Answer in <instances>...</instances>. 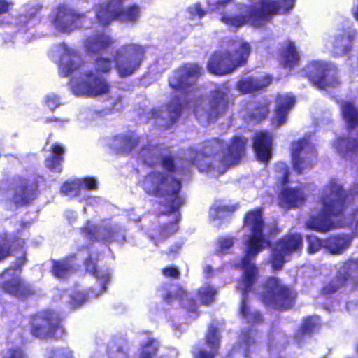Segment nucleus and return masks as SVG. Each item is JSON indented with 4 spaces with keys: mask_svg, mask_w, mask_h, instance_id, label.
<instances>
[{
    "mask_svg": "<svg viewBox=\"0 0 358 358\" xmlns=\"http://www.w3.org/2000/svg\"><path fill=\"white\" fill-rule=\"evenodd\" d=\"M247 144V138L242 135L232 136L228 144L213 138L205 143L203 151L191 149L192 155L187 161L201 171L222 175L241 162L246 154Z\"/></svg>",
    "mask_w": 358,
    "mask_h": 358,
    "instance_id": "nucleus-1",
    "label": "nucleus"
},
{
    "mask_svg": "<svg viewBox=\"0 0 358 358\" xmlns=\"http://www.w3.org/2000/svg\"><path fill=\"white\" fill-rule=\"evenodd\" d=\"M158 164L168 173L149 172L144 176L143 187L147 194L164 198L159 203L166 208L163 214L167 215L178 210L185 203V199L180 194L182 182L171 174L176 173L178 167L175 156L169 149L162 152Z\"/></svg>",
    "mask_w": 358,
    "mask_h": 358,
    "instance_id": "nucleus-2",
    "label": "nucleus"
},
{
    "mask_svg": "<svg viewBox=\"0 0 358 358\" xmlns=\"http://www.w3.org/2000/svg\"><path fill=\"white\" fill-rule=\"evenodd\" d=\"M320 201L321 210L310 215L306 225L311 230L325 233L335 227L332 217L343 214L347 206V194L341 185L330 181L324 187Z\"/></svg>",
    "mask_w": 358,
    "mask_h": 358,
    "instance_id": "nucleus-3",
    "label": "nucleus"
},
{
    "mask_svg": "<svg viewBox=\"0 0 358 358\" xmlns=\"http://www.w3.org/2000/svg\"><path fill=\"white\" fill-rule=\"evenodd\" d=\"M252 48L248 42L243 41L236 45V40H229L226 46L211 52L207 61L208 71L216 76L234 73L248 64Z\"/></svg>",
    "mask_w": 358,
    "mask_h": 358,
    "instance_id": "nucleus-4",
    "label": "nucleus"
},
{
    "mask_svg": "<svg viewBox=\"0 0 358 358\" xmlns=\"http://www.w3.org/2000/svg\"><path fill=\"white\" fill-rule=\"evenodd\" d=\"M295 0H260L258 6L251 8L245 15L222 14L220 20L236 28L250 22L255 27H261L275 15L287 14L294 5Z\"/></svg>",
    "mask_w": 358,
    "mask_h": 358,
    "instance_id": "nucleus-5",
    "label": "nucleus"
},
{
    "mask_svg": "<svg viewBox=\"0 0 358 358\" xmlns=\"http://www.w3.org/2000/svg\"><path fill=\"white\" fill-rule=\"evenodd\" d=\"M264 210L262 207H257L246 211L243 217V227L250 231L245 241L244 255L240 264L247 266L255 265L252 262L257 255L264 249L270 247V241L264 231Z\"/></svg>",
    "mask_w": 358,
    "mask_h": 358,
    "instance_id": "nucleus-6",
    "label": "nucleus"
},
{
    "mask_svg": "<svg viewBox=\"0 0 358 358\" xmlns=\"http://www.w3.org/2000/svg\"><path fill=\"white\" fill-rule=\"evenodd\" d=\"M297 296L293 286L284 283L277 276H268L262 282L259 300L266 307L285 312L294 308Z\"/></svg>",
    "mask_w": 358,
    "mask_h": 358,
    "instance_id": "nucleus-7",
    "label": "nucleus"
},
{
    "mask_svg": "<svg viewBox=\"0 0 358 358\" xmlns=\"http://www.w3.org/2000/svg\"><path fill=\"white\" fill-rule=\"evenodd\" d=\"M125 0H106L95 8L96 22L102 27H107L116 21L123 24H137L141 17V7L136 3L127 6Z\"/></svg>",
    "mask_w": 358,
    "mask_h": 358,
    "instance_id": "nucleus-8",
    "label": "nucleus"
},
{
    "mask_svg": "<svg viewBox=\"0 0 358 358\" xmlns=\"http://www.w3.org/2000/svg\"><path fill=\"white\" fill-rule=\"evenodd\" d=\"M29 327L33 337L40 340H62L66 335L64 317L57 311L46 308L30 315Z\"/></svg>",
    "mask_w": 358,
    "mask_h": 358,
    "instance_id": "nucleus-9",
    "label": "nucleus"
},
{
    "mask_svg": "<svg viewBox=\"0 0 358 358\" xmlns=\"http://www.w3.org/2000/svg\"><path fill=\"white\" fill-rule=\"evenodd\" d=\"M234 98L227 87H217L210 92L204 104L194 105L193 112L200 122L214 123L234 106Z\"/></svg>",
    "mask_w": 358,
    "mask_h": 358,
    "instance_id": "nucleus-10",
    "label": "nucleus"
},
{
    "mask_svg": "<svg viewBox=\"0 0 358 358\" xmlns=\"http://www.w3.org/2000/svg\"><path fill=\"white\" fill-rule=\"evenodd\" d=\"M303 77L319 90L338 87L341 81L337 66L330 62L313 60L302 69Z\"/></svg>",
    "mask_w": 358,
    "mask_h": 358,
    "instance_id": "nucleus-11",
    "label": "nucleus"
},
{
    "mask_svg": "<svg viewBox=\"0 0 358 358\" xmlns=\"http://www.w3.org/2000/svg\"><path fill=\"white\" fill-rule=\"evenodd\" d=\"M95 72L90 70L85 73V78L79 82L78 86L84 94L90 96H97L107 94L110 85L106 78L99 74L108 73L112 69L110 58L97 57L94 62Z\"/></svg>",
    "mask_w": 358,
    "mask_h": 358,
    "instance_id": "nucleus-12",
    "label": "nucleus"
},
{
    "mask_svg": "<svg viewBox=\"0 0 358 358\" xmlns=\"http://www.w3.org/2000/svg\"><path fill=\"white\" fill-rule=\"evenodd\" d=\"M145 47L134 43H125L117 49L113 61L119 76L125 78L135 73L145 59Z\"/></svg>",
    "mask_w": 358,
    "mask_h": 358,
    "instance_id": "nucleus-13",
    "label": "nucleus"
},
{
    "mask_svg": "<svg viewBox=\"0 0 358 358\" xmlns=\"http://www.w3.org/2000/svg\"><path fill=\"white\" fill-rule=\"evenodd\" d=\"M303 248V237L299 233H289L278 238L271 248L268 263L272 269H282L286 257L294 252H300Z\"/></svg>",
    "mask_w": 358,
    "mask_h": 358,
    "instance_id": "nucleus-14",
    "label": "nucleus"
},
{
    "mask_svg": "<svg viewBox=\"0 0 358 358\" xmlns=\"http://www.w3.org/2000/svg\"><path fill=\"white\" fill-rule=\"evenodd\" d=\"M202 68L196 63H185L177 67L168 78L170 88L176 93L186 98L192 91L197 80L201 76Z\"/></svg>",
    "mask_w": 358,
    "mask_h": 358,
    "instance_id": "nucleus-15",
    "label": "nucleus"
},
{
    "mask_svg": "<svg viewBox=\"0 0 358 358\" xmlns=\"http://www.w3.org/2000/svg\"><path fill=\"white\" fill-rule=\"evenodd\" d=\"M316 155V149L308 138L303 137L291 142V162L294 170L298 174L312 169Z\"/></svg>",
    "mask_w": 358,
    "mask_h": 358,
    "instance_id": "nucleus-16",
    "label": "nucleus"
},
{
    "mask_svg": "<svg viewBox=\"0 0 358 358\" xmlns=\"http://www.w3.org/2000/svg\"><path fill=\"white\" fill-rule=\"evenodd\" d=\"M12 195L10 201L16 207L27 206L33 203L38 195V184L31 182L22 176H17L13 178L11 187Z\"/></svg>",
    "mask_w": 358,
    "mask_h": 358,
    "instance_id": "nucleus-17",
    "label": "nucleus"
},
{
    "mask_svg": "<svg viewBox=\"0 0 358 358\" xmlns=\"http://www.w3.org/2000/svg\"><path fill=\"white\" fill-rule=\"evenodd\" d=\"M86 13H79L73 8L66 4H59L56 8L52 23L62 33H70L82 27Z\"/></svg>",
    "mask_w": 358,
    "mask_h": 358,
    "instance_id": "nucleus-18",
    "label": "nucleus"
},
{
    "mask_svg": "<svg viewBox=\"0 0 358 358\" xmlns=\"http://www.w3.org/2000/svg\"><path fill=\"white\" fill-rule=\"evenodd\" d=\"M240 268L243 271L241 277L243 287L241 288L242 297L239 306V313L245 319L251 313L248 294L252 290L253 285L257 280L258 268L256 265H249L247 266L241 265Z\"/></svg>",
    "mask_w": 358,
    "mask_h": 358,
    "instance_id": "nucleus-19",
    "label": "nucleus"
},
{
    "mask_svg": "<svg viewBox=\"0 0 358 358\" xmlns=\"http://www.w3.org/2000/svg\"><path fill=\"white\" fill-rule=\"evenodd\" d=\"M273 136L271 131L261 130L255 133L252 138V148L256 159L268 163L273 155Z\"/></svg>",
    "mask_w": 358,
    "mask_h": 358,
    "instance_id": "nucleus-20",
    "label": "nucleus"
},
{
    "mask_svg": "<svg viewBox=\"0 0 358 358\" xmlns=\"http://www.w3.org/2000/svg\"><path fill=\"white\" fill-rule=\"evenodd\" d=\"M114 44L113 38L104 31H95L85 37L83 48L90 55L100 54Z\"/></svg>",
    "mask_w": 358,
    "mask_h": 358,
    "instance_id": "nucleus-21",
    "label": "nucleus"
},
{
    "mask_svg": "<svg viewBox=\"0 0 358 358\" xmlns=\"http://www.w3.org/2000/svg\"><path fill=\"white\" fill-rule=\"evenodd\" d=\"M294 103L295 99L291 95L282 94L276 96L274 115L271 119L274 127H278L286 123L289 111Z\"/></svg>",
    "mask_w": 358,
    "mask_h": 358,
    "instance_id": "nucleus-22",
    "label": "nucleus"
},
{
    "mask_svg": "<svg viewBox=\"0 0 358 358\" xmlns=\"http://www.w3.org/2000/svg\"><path fill=\"white\" fill-rule=\"evenodd\" d=\"M1 288L3 292L20 299H27L36 294L31 285L25 282L20 276H15L4 281Z\"/></svg>",
    "mask_w": 358,
    "mask_h": 358,
    "instance_id": "nucleus-23",
    "label": "nucleus"
},
{
    "mask_svg": "<svg viewBox=\"0 0 358 358\" xmlns=\"http://www.w3.org/2000/svg\"><path fill=\"white\" fill-rule=\"evenodd\" d=\"M306 195L301 187H282L278 195L279 205L291 209L301 206L306 201Z\"/></svg>",
    "mask_w": 358,
    "mask_h": 358,
    "instance_id": "nucleus-24",
    "label": "nucleus"
},
{
    "mask_svg": "<svg viewBox=\"0 0 358 358\" xmlns=\"http://www.w3.org/2000/svg\"><path fill=\"white\" fill-rule=\"evenodd\" d=\"M277 59L284 69H291L296 66L300 61V55L294 41L287 40L279 48Z\"/></svg>",
    "mask_w": 358,
    "mask_h": 358,
    "instance_id": "nucleus-25",
    "label": "nucleus"
},
{
    "mask_svg": "<svg viewBox=\"0 0 358 358\" xmlns=\"http://www.w3.org/2000/svg\"><path fill=\"white\" fill-rule=\"evenodd\" d=\"M166 150L168 148H162L158 144H148L140 148L137 158L147 166L155 167L159 163L162 152Z\"/></svg>",
    "mask_w": 358,
    "mask_h": 358,
    "instance_id": "nucleus-26",
    "label": "nucleus"
},
{
    "mask_svg": "<svg viewBox=\"0 0 358 358\" xmlns=\"http://www.w3.org/2000/svg\"><path fill=\"white\" fill-rule=\"evenodd\" d=\"M50 155L45 159V166L50 171L59 173L63 171L64 147L61 143H54L50 146Z\"/></svg>",
    "mask_w": 358,
    "mask_h": 358,
    "instance_id": "nucleus-27",
    "label": "nucleus"
},
{
    "mask_svg": "<svg viewBox=\"0 0 358 358\" xmlns=\"http://www.w3.org/2000/svg\"><path fill=\"white\" fill-rule=\"evenodd\" d=\"M350 243L351 240L346 234L331 235L324 239V248L332 255L343 253Z\"/></svg>",
    "mask_w": 358,
    "mask_h": 358,
    "instance_id": "nucleus-28",
    "label": "nucleus"
},
{
    "mask_svg": "<svg viewBox=\"0 0 358 358\" xmlns=\"http://www.w3.org/2000/svg\"><path fill=\"white\" fill-rule=\"evenodd\" d=\"M64 55H66L69 59L65 63L62 61L60 64V74L63 77H66L73 73L75 71L79 69L83 64V62L81 59L80 55L77 50L65 48L64 55L61 57V60L63 59Z\"/></svg>",
    "mask_w": 358,
    "mask_h": 358,
    "instance_id": "nucleus-29",
    "label": "nucleus"
},
{
    "mask_svg": "<svg viewBox=\"0 0 358 358\" xmlns=\"http://www.w3.org/2000/svg\"><path fill=\"white\" fill-rule=\"evenodd\" d=\"M350 278V275L348 272L338 273L323 285L320 289V294L324 296H330L336 294L345 286Z\"/></svg>",
    "mask_w": 358,
    "mask_h": 358,
    "instance_id": "nucleus-30",
    "label": "nucleus"
},
{
    "mask_svg": "<svg viewBox=\"0 0 358 358\" xmlns=\"http://www.w3.org/2000/svg\"><path fill=\"white\" fill-rule=\"evenodd\" d=\"M355 36L350 31H343L336 36L332 42V50L335 56L347 54L352 48Z\"/></svg>",
    "mask_w": 358,
    "mask_h": 358,
    "instance_id": "nucleus-31",
    "label": "nucleus"
},
{
    "mask_svg": "<svg viewBox=\"0 0 358 358\" xmlns=\"http://www.w3.org/2000/svg\"><path fill=\"white\" fill-rule=\"evenodd\" d=\"M270 105L271 101L266 99L257 101L248 115V120L255 124L265 120L270 113Z\"/></svg>",
    "mask_w": 358,
    "mask_h": 358,
    "instance_id": "nucleus-32",
    "label": "nucleus"
},
{
    "mask_svg": "<svg viewBox=\"0 0 358 358\" xmlns=\"http://www.w3.org/2000/svg\"><path fill=\"white\" fill-rule=\"evenodd\" d=\"M342 117L347 124L348 130L358 127V110L352 101H343L341 103Z\"/></svg>",
    "mask_w": 358,
    "mask_h": 358,
    "instance_id": "nucleus-33",
    "label": "nucleus"
},
{
    "mask_svg": "<svg viewBox=\"0 0 358 358\" xmlns=\"http://www.w3.org/2000/svg\"><path fill=\"white\" fill-rule=\"evenodd\" d=\"M50 272L57 278H65L74 271L73 264L68 259H52Z\"/></svg>",
    "mask_w": 358,
    "mask_h": 358,
    "instance_id": "nucleus-34",
    "label": "nucleus"
},
{
    "mask_svg": "<svg viewBox=\"0 0 358 358\" xmlns=\"http://www.w3.org/2000/svg\"><path fill=\"white\" fill-rule=\"evenodd\" d=\"M265 85L257 78L248 76L238 80L236 83V89L242 94H250L262 90Z\"/></svg>",
    "mask_w": 358,
    "mask_h": 358,
    "instance_id": "nucleus-35",
    "label": "nucleus"
},
{
    "mask_svg": "<svg viewBox=\"0 0 358 358\" xmlns=\"http://www.w3.org/2000/svg\"><path fill=\"white\" fill-rule=\"evenodd\" d=\"M182 110V104L178 98L172 99L166 104V111L168 114V121L165 128L172 127L180 117Z\"/></svg>",
    "mask_w": 358,
    "mask_h": 358,
    "instance_id": "nucleus-36",
    "label": "nucleus"
},
{
    "mask_svg": "<svg viewBox=\"0 0 358 358\" xmlns=\"http://www.w3.org/2000/svg\"><path fill=\"white\" fill-rule=\"evenodd\" d=\"M98 257L93 259L91 254L84 260V266L85 270L95 276L97 279L101 280L100 285L103 289H106L107 283L109 282L110 275L108 273L101 274L97 268Z\"/></svg>",
    "mask_w": 358,
    "mask_h": 358,
    "instance_id": "nucleus-37",
    "label": "nucleus"
},
{
    "mask_svg": "<svg viewBox=\"0 0 358 358\" xmlns=\"http://www.w3.org/2000/svg\"><path fill=\"white\" fill-rule=\"evenodd\" d=\"M167 289L168 285L166 283H163L157 288V292H166V294L162 296V299L163 301L167 304H171L176 300H181L187 296V291L180 285L177 286L175 293H172Z\"/></svg>",
    "mask_w": 358,
    "mask_h": 358,
    "instance_id": "nucleus-38",
    "label": "nucleus"
},
{
    "mask_svg": "<svg viewBox=\"0 0 358 358\" xmlns=\"http://www.w3.org/2000/svg\"><path fill=\"white\" fill-rule=\"evenodd\" d=\"M1 243L0 244V262L3 261L7 257H9L13 254V249L12 248V238L8 235L7 233H3L1 236ZM13 241L17 242V245H23L24 240H20L18 237L15 236Z\"/></svg>",
    "mask_w": 358,
    "mask_h": 358,
    "instance_id": "nucleus-39",
    "label": "nucleus"
},
{
    "mask_svg": "<svg viewBox=\"0 0 358 358\" xmlns=\"http://www.w3.org/2000/svg\"><path fill=\"white\" fill-rule=\"evenodd\" d=\"M59 192L62 195L74 198L80 195L81 184L78 180L64 181L59 188Z\"/></svg>",
    "mask_w": 358,
    "mask_h": 358,
    "instance_id": "nucleus-40",
    "label": "nucleus"
},
{
    "mask_svg": "<svg viewBox=\"0 0 358 358\" xmlns=\"http://www.w3.org/2000/svg\"><path fill=\"white\" fill-rule=\"evenodd\" d=\"M276 182L280 186L286 185L289 180V169L287 164L283 162H278L274 166Z\"/></svg>",
    "mask_w": 358,
    "mask_h": 358,
    "instance_id": "nucleus-41",
    "label": "nucleus"
},
{
    "mask_svg": "<svg viewBox=\"0 0 358 358\" xmlns=\"http://www.w3.org/2000/svg\"><path fill=\"white\" fill-rule=\"evenodd\" d=\"M216 290L211 286L200 287L196 290V296L203 306H210L215 300Z\"/></svg>",
    "mask_w": 358,
    "mask_h": 358,
    "instance_id": "nucleus-42",
    "label": "nucleus"
},
{
    "mask_svg": "<svg viewBox=\"0 0 358 358\" xmlns=\"http://www.w3.org/2000/svg\"><path fill=\"white\" fill-rule=\"evenodd\" d=\"M317 328L318 324L315 322L314 319L310 316L307 317L304 320L301 329L299 330V332L296 336H299V338H302L305 336H310Z\"/></svg>",
    "mask_w": 358,
    "mask_h": 358,
    "instance_id": "nucleus-43",
    "label": "nucleus"
},
{
    "mask_svg": "<svg viewBox=\"0 0 358 358\" xmlns=\"http://www.w3.org/2000/svg\"><path fill=\"white\" fill-rule=\"evenodd\" d=\"M256 341L254 336L252 334V330L250 329H246L241 332L239 345L245 348V350L243 352V356L245 357H248L250 356V352L248 348L250 346L254 345Z\"/></svg>",
    "mask_w": 358,
    "mask_h": 358,
    "instance_id": "nucleus-44",
    "label": "nucleus"
},
{
    "mask_svg": "<svg viewBox=\"0 0 358 358\" xmlns=\"http://www.w3.org/2000/svg\"><path fill=\"white\" fill-rule=\"evenodd\" d=\"M140 143V137L132 134L122 136L120 140L122 148L127 152L135 149Z\"/></svg>",
    "mask_w": 358,
    "mask_h": 358,
    "instance_id": "nucleus-45",
    "label": "nucleus"
},
{
    "mask_svg": "<svg viewBox=\"0 0 358 358\" xmlns=\"http://www.w3.org/2000/svg\"><path fill=\"white\" fill-rule=\"evenodd\" d=\"M234 237L233 236H221L217 240V254H226L229 252V250L234 245Z\"/></svg>",
    "mask_w": 358,
    "mask_h": 358,
    "instance_id": "nucleus-46",
    "label": "nucleus"
},
{
    "mask_svg": "<svg viewBox=\"0 0 358 358\" xmlns=\"http://www.w3.org/2000/svg\"><path fill=\"white\" fill-rule=\"evenodd\" d=\"M157 350L155 341L150 338L142 346V350L138 358H153L157 355Z\"/></svg>",
    "mask_w": 358,
    "mask_h": 358,
    "instance_id": "nucleus-47",
    "label": "nucleus"
},
{
    "mask_svg": "<svg viewBox=\"0 0 358 358\" xmlns=\"http://www.w3.org/2000/svg\"><path fill=\"white\" fill-rule=\"evenodd\" d=\"M206 343L210 349L217 351L220 346V336L215 327H211L205 336Z\"/></svg>",
    "mask_w": 358,
    "mask_h": 358,
    "instance_id": "nucleus-48",
    "label": "nucleus"
},
{
    "mask_svg": "<svg viewBox=\"0 0 358 358\" xmlns=\"http://www.w3.org/2000/svg\"><path fill=\"white\" fill-rule=\"evenodd\" d=\"M81 234L91 241H96L97 238V227L92 224L90 220H87L85 224L79 228Z\"/></svg>",
    "mask_w": 358,
    "mask_h": 358,
    "instance_id": "nucleus-49",
    "label": "nucleus"
},
{
    "mask_svg": "<svg viewBox=\"0 0 358 358\" xmlns=\"http://www.w3.org/2000/svg\"><path fill=\"white\" fill-rule=\"evenodd\" d=\"M307 250L309 254H313L324 248V239H320L315 235H308L307 236Z\"/></svg>",
    "mask_w": 358,
    "mask_h": 358,
    "instance_id": "nucleus-50",
    "label": "nucleus"
},
{
    "mask_svg": "<svg viewBox=\"0 0 358 358\" xmlns=\"http://www.w3.org/2000/svg\"><path fill=\"white\" fill-rule=\"evenodd\" d=\"M46 358H73L72 352L65 348L51 350Z\"/></svg>",
    "mask_w": 358,
    "mask_h": 358,
    "instance_id": "nucleus-51",
    "label": "nucleus"
},
{
    "mask_svg": "<svg viewBox=\"0 0 358 358\" xmlns=\"http://www.w3.org/2000/svg\"><path fill=\"white\" fill-rule=\"evenodd\" d=\"M159 238H166L176 231V225L173 223H164L157 227Z\"/></svg>",
    "mask_w": 358,
    "mask_h": 358,
    "instance_id": "nucleus-52",
    "label": "nucleus"
},
{
    "mask_svg": "<svg viewBox=\"0 0 358 358\" xmlns=\"http://www.w3.org/2000/svg\"><path fill=\"white\" fill-rule=\"evenodd\" d=\"M27 261L26 254H23L22 256L17 257L15 262V264L13 266H10L5 269H3L0 275L3 276L8 271L10 270H13L15 271H17L21 272L22 266L24 265L25 262Z\"/></svg>",
    "mask_w": 358,
    "mask_h": 358,
    "instance_id": "nucleus-53",
    "label": "nucleus"
},
{
    "mask_svg": "<svg viewBox=\"0 0 358 358\" xmlns=\"http://www.w3.org/2000/svg\"><path fill=\"white\" fill-rule=\"evenodd\" d=\"M117 231L112 227H104L102 229V236L100 240L107 243L113 242L117 238Z\"/></svg>",
    "mask_w": 358,
    "mask_h": 358,
    "instance_id": "nucleus-54",
    "label": "nucleus"
},
{
    "mask_svg": "<svg viewBox=\"0 0 358 358\" xmlns=\"http://www.w3.org/2000/svg\"><path fill=\"white\" fill-rule=\"evenodd\" d=\"M87 301V294L83 292H77L71 297V304L73 307L77 308L82 306Z\"/></svg>",
    "mask_w": 358,
    "mask_h": 358,
    "instance_id": "nucleus-55",
    "label": "nucleus"
},
{
    "mask_svg": "<svg viewBox=\"0 0 358 358\" xmlns=\"http://www.w3.org/2000/svg\"><path fill=\"white\" fill-rule=\"evenodd\" d=\"M187 12L190 15L191 18H194L196 17L201 18L206 15V11L201 8V4L199 3L189 7L187 8Z\"/></svg>",
    "mask_w": 358,
    "mask_h": 358,
    "instance_id": "nucleus-56",
    "label": "nucleus"
},
{
    "mask_svg": "<svg viewBox=\"0 0 358 358\" xmlns=\"http://www.w3.org/2000/svg\"><path fill=\"white\" fill-rule=\"evenodd\" d=\"M162 275L166 278L178 279L180 278L179 270L173 266H167L162 269Z\"/></svg>",
    "mask_w": 358,
    "mask_h": 358,
    "instance_id": "nucleus-57",
    "label": "nucleus"
},
{
    "mask_svg": "<svg viewBox=\"0 0 358 358\" xmlns=\"http://www.w3.org/2000/svg\"><path fill=\"white\" fill-rule=\"evenodd\" d=\"M81 184V189L85 188L89 190H95L98 187L97 182L92 177H85L79 180Z\"/></svg>",
    "mask_w": 358,
    "mask_h": 358,
    "instance_id": "nucleus-58",
    "label": "nucleus"
},
{
    "mask_svg": "<svg viewBox=\"0 0 358 358\" xmlns=\"http://www.w3.org/2000/svg\"><path fill=\"white\" fill-rule=\"evenodd\" d=\"M184 309L187 315L194 314L196 317L199 316V311L198 310V306L196 299L194 298H189L187 301V304L184 306Z\"/></svg>",
    "mask_w": 358,
    "mask_h": 358,
    "instance_id": "nucleus-59",
    "label": "nucleus"
},
{
    "mask_svg": "<svg viewBox=\"0 0 358 358\" xmlns=\"http://www.w3.org/2000/svg\"><path fill=\"white\" fill-rule=\"evenodd\" d=\"M3 358H27V355L21 348L17 347L8 349Z\"/></svg>",
    "mask_w": 358,
    "mask_h": 358,
    "instance_id": "nucleus-60",
    "label": "nucleus"
},
{
    "mask_svg": "<svg viewBox=\"0 0 358 358\" xmlns=\"http://www.w3.org/2000/svg\"><path fill=\"white\" fill-rule=\"evenodd\" d=\"M217 351L212 350L207 352L204 349L199 348L192 352L194 358H215Z\"/></svg>",
    "mask_w": 358,
    "mask_h": 358,
    "instance_id": "nucleus-61",
    "label": "nucleus"
},
{
    "mask_svg": "<svg viewBox=\"0 0 358 358\" xmlns=\"http://www.w3.org/2000/svg\"><path fill=\"white\" fill-rule=\"evenodd\" d=\"M45 106L51 110H54L59 105V98L57 95H48L45 99Z\"/></svg>",
    "mask_w": 358,
    "mask_h": 358,
    "instance_id": "nucleus-62",
    "label": "nucleus"
},
{
    "mask_svg": "<svg viewBox=\"0 0 358 358\" xmlns=\"http://www.w3.org/2000/svg\"><path fill=\"white\" fill-rule=\"evenodd\" d=\"M245 320L250 324H260L264 322V318L259 311L251 312Z\"/></svg>",
    "mask_w": 358,
    "mask_h": 358,
    "instance_id": "nucleus-63",
    "label": "nucleus"
},
{
    "mask_svg": "<svg viewBox=\"0 0 358 358\" xmlns=\"http://www.w3.org/2000/svg\"><path fill=\"white\" fill-rule=\"evenodd\" d=\"M280 232V229L276 223L269 227L267 233H265L266 237L270 241V246L271 245V239Z\"/></svg>",
    "mask_w": 358,
    "mask_h": 358,
    "instance_id": "nucleus-64",
    "label": "nucleus"
}]
</instances>
